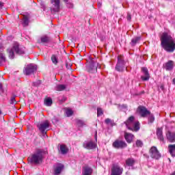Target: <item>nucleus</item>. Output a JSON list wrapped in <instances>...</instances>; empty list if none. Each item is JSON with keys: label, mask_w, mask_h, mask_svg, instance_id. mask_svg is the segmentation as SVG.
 <instances>
[{"label": "nucleus", "mask_w": 175, "mask_h": 175, "mask_svg": "<svg viewBox=\"0 0 175 175\" xmlns=\"http://www.w3.org/2000/svg\"><path fill=\"white\" fill-rule=\"evenodd\" d=\"M168 150L172 157H175V144L168 146Z\"/></svg>", "instance_id": "obj_27"}, {"label": "nucleus", "mask_w": 175, "mask_h": 175, "mask_svg": "<svg viewBox=\"0 0 175 175\" xmlns=\"http://www.w3.org/2000/svg\"><path fill=\"white\" fill-rule=\"evenodd\" d=\"M28 24H29V19L28 18V17L25 16L23 18V25H24V27L28 26Z\"/></svg>", "instance_id": "obj_32"}, {"label": "nucleus", "mask_w": 175, "mask_h": 175, "mask_svg": "<svg viewBox=\"0 0 175 175\" xmlns=\"http://www.w3.org/2000/svg\"><path fill=\"white\" fill-rule=\"evenodd\" d=\"M165 68L167 70H172L173 68H174V62L170 60L167 63H165Z\"/></svg>", "instance_id": "obj_22"}, {"label": "nucleus", "mask_w": 175, "mask_h": 175, "mask_svg": "<svg viewBox=\"0 0 175 175\" xmlns=\"http://www.w3.org/2000/svg\"><path fill=\"white\" fill-rule=\"evenodd\" d=\"M6 62V57L3 53H0V64Z\"/></svg>", "instance_id": "obj_33"}, {"label": "nucleus", "mask_w": 175, "mask_h": 175, "mask_svg": "<svg viewBox=\"0 0 175 175\" xmlns=\"http://www.w3.org/2000/svg\"><path fill=\"white\" fill-rule=\"evenodd\" d=\"M55 91H64V90H66V85L62 84L57 85L55 87Z\"/></svg>", "instance_id": "obj_28"}, {"label": "nucleus", "mask_w": 175, "mask_h": 175, "mask_svg": "<svg viewBox=\"0 0 175 175\" xmlns=\"http://www.w3.org/2000/svg\"><path fill=\"white\" fill-rule=\"evenodd\" d=\"M125 60L124 59V56L118 55V62L115 68L116 70L118 72H124L125 69Z\"/></svg>", "instance_id": "obj_7"}, {"label": "nucleus", "mask_w": 175, "mask_h": 175, "mask_svg": "<svg viewBox=\"0 0 175 175\" xmlns=\"http://www.w3.org/2000/svg\"><path fill=\"white\" fill-rule=\"evenodd\" d=\"M135 144L137 147H142L143 146V142L140 140H137Z\"/></svg>", "instance_id": "obj_41"}, {"label": "nucleus", "mask_w": 175, "mask_h": 175, "mask_svg": "<svg viewBox=\"0 0 175 175\" xmlns=\"http://www.w3.org/2000/svg\"><path fill=\"white\" fill-rule=\"evenodd\" d=\"M105 124H107V125H110V126H114V125H116V123H114V120H112L110 118H107L105 120Z\"/></svg>", "instance_id": "obj_29"}, {"label": "nucleus", "mask_w": 175, "mask_h": 175, "mask_svg": "<svg viewBox=\"0 0 175 175\" xmlns=\"http://www.w3.org/2000/svg\"><path fill=\"white\" fill-rule=\"evenodd\" d=\"M44 105L50 107L53 105V98H51V97H46L44 98Z\"/></svg>", "instance_id": "obj_25"}, {"label": "nucleus", "mask_w": 175, "mask_h": 175, "mask_svg": "<svg viewBox=\"0 0 175 175\" xmlns=\"http://www.w3.org/2000/svg\"><path fill=\"white\" fill-rule=\"evenodd\" d=\"M2 6H3V3L0 1V8H2Z\"/></svg>", "instance_id": "obj_48"}, {"label": "nucleus", "mask_w": 175, "mask_h": 175, "mask_svg": "<svg viewBox=\"0 0 175 175\" xmlns=\"http://www.w3.org/2000/svg\"><path fill=\"white\" fill-rule=\"evenodd\" d=\"M64 165L61 163H57L55 165H54V175H59L61 174V172L64 170Z\"/></svg>", "instance_id": "obj_15"}, {"label": "nucleus", "mask_w": 175, "mask_h": 175, "mask_svg": "<svg viewBox=\"0 0 175 175\" xmlns=\"http://www.w3.org/2000/svg\"><path fill=\"white\" fill-rule=\"evenodd\" d=\"M172 83L175 85V78L173 79Z\"/></svg>", "instance_id": "obj_49"}, {"label": "nucleus", "mask_w": 175, "mask_h": 175, "mask_svg": "<svg viewBox=\"0 0 175 175\" xmlns=\"http://www.w3.org/2000/svg\"><path fill=\"white\" fill-rule=\"evenodd\" d=\"M132 20V16H131L130 14H127V21H131Z\"/></svg>", "instance_id": "obj_43"}, {"label": "nucleus", "mask_w": 175, "mask_h": 175, "mask_svg": "<svg viewBox=\"0 0 175 175\" xmlns=\"http://www.w3.org/2000/svg\"><path fill=\"white\" fill-rule=\"evenodd\" d=\"M36 70H38V66L36 64H30L25 68L24 73L26 75V76H29V75L35 73Z\"/></svg>", "instance_id": "obj_9"}, {"label": "nucleus", "mask_w": 175, "mask_h": 175, "mask_svg": "<svg viewBox=\"0 0 175 175\" xmlns=\"http://www.w3.org/2000/svg\"><path fill=\"white\" fill-rule=\"evenodd\" d=\"M124 172V168L118 164H113L111 170V175H122Z\"/></svg>", "instance_id": "obj_10"}, {"label": "nucleus", "mask_w": 175, "mask_h": 175, "mask_svg": "<svg viewBox=\"0 0 175 175\" xmlns=\"http://www.w3.org/2000/svg\"><path fill=\"white\" fill-rule=\"evenodd\" d=\"M0 114H2V111L0 110Z\"/></svg>", "instance_id": "obj_53"}, {"label": "nucleus", "mask_w": 175, "mask_h": 175, "mask_svg": "<svg viewBox=\"0 0 175 175\" xmlns=\"http://www.w3.org/2000/svg\"><path fill=\"white\" fill-rule=\"evenodd\" d=\"M68 8H73V3H67Z\"/></svg>", "instance_id": "obj_44"}, {"label": "nucleus", "mask_w": 175, "mask_h": 175, "mask_svg": "<svg viewBox=\"0 0 175 175\" xmlns=\"http://www.w3.org/2000/svg\"><path fill=\"white\" fill-rule=\"evenodd\" d=\"M172 175H175V172H174Z\"/></svg>", "instance_id": "obj_55"}, {"label": "nucleus", "mask_w": 175, "mask_h": 175, "mask_svg": "<svg viewBox=\"0 0 175 175\" xmlns=\"http://www.w3.org/2000/svg\"><path fill=\"white\" fill-rule=\"evenodd\" d=\"M161 90H163V85L161 86Z\"/></svg>", "instance_id": "obj_52"}, {"label": "nucleus", "mask_w": 175, "mask_h": 175, "mask_svg": "<svg viewBox=\"0 0 175 175\" xmlns=\"http://www.w3.org/2000/svg\"><path fill=\"white\" fill-rule=\"evenodd\" d=\"M149 155L152 159H159L162 155L158 150L156 146H152L149 150Z\"/></svg>", "instance_id": "obj_8"}, {"label": "nucleus", "mask_w": 175, "mask_h": 175, "mask_svg": "<svg viewBox=\"0 0 175 175\" xmlns=\"http://www.w3.org/2000/svg\"><path fill=\"white\" fill-rule=\"evenodd\" d=\"M66 100V98H64V100Z\"/></svg>", "instance_id": "obj_56"}, {"label": "nucleus", "mask_w": 175, "mask_h": 175, "mask_svg": "<svg viewBox=\"0 0 175 175\" xmlns=\"http://www.w3.org/2000/svg\"><path fill=\"white\" fill-rule=\"evenodd\" d=\"M94 137H95V140H97V139H98V132H97V131H96Z\"/></svg>", "instance_id": "obj_45"}, {"label": "nucleus", "mask_w": 175, "mask_h": 175, "mask_svg": "<svg viewBox=\"0 0 175 175\" xmlns=\"http://www.w3.org/2000/svg\"><path fill=\"white\" fill-rule=\"evenodd\" d=\"M142 73L144 76L141 77V79L143 81H148L150 80V73H148V69L146 67L142 68Z\"/></svg>", "instance_id": "obj_14"}, {"label": "nucleus", "mask_w": 175, "mask_h": 175, "mask_svg": "<svg viewBox=\"0 0 175 175\" xmlns=\"http://www.w3.org/2000/svg\"><path fill=\"white\" fill-rule=\"evenodd\" d=\"M37 127L39 131V135L41 137H44V122H38Z\"/></svg>", "instance_id": "obj_16"}, {"label": "nucleus", "mask_w": 175, "mask_h": 175, "mask_svg": "<svg viewBox=\"0 0 175 175\" xmlns=\"http://www.w3.org/2000/svg\"><path fill=\"white\" fill-rule=\"evenodd\" d=\"M10 103V105H16V103H17V101H16V97L14 96L11 97Z\"/></svg>", "instance_id": "obj_35"}, {"label": "nucleus", "mask_w": 175, "mask_h": 175, "mask_svg": "<svg viewBox=\"0 0 175 175\" xmlns=\"http://www.w3.org/2000/svg\"><path fill=\"white\" fill-rule=\"evenodd\" d=\"M66 114L68 117H70L73 115V111H72V109H67L66 111Z\"/></svg>", "instance_id": "obj_37"}, {"label": "nucleus", "mask_w": 175, "mask_h": 175, "mask_svg": "<svg viewBox=\"0 0 175 175\" xmlns=\"http://www.w3.org/2000/svg\"><path fill=\"white\" fill-rule=\"evenodd\" d=\"M126 128L130 131H135L137 132L140 129V123L139 122L135 121V116H130L126 122Z\"/></svg>", "instance_id": "obj_4"}, {"label": "nucleus", "mask_w": 175, "mask_h": 175, "mask_svg": "<svg viewBox=\"0 0 175 175\" xmlns=\"http://www.w3.org/2000/svg\"><path fill=\"white\" fill-rule=\"evenodd\" d=\"M141 117L144 118L147 117L149 114H150V111L147 109L145 107L139 106L137 109Z\"/></svg>", "instance_id": "obj_13"}, {"label": "nucleus", "mask_w": 175, "mask_h": 175, "mask_svg": "<svg viewBox=\"0 0 175 175\" xmlns=\"http://www.w3.org/2000/svg\"><path fill=\"white\" fill-rule=\"evenodd\" d=\"M38 3H40L42 9L44 10V0H38Z\"/></svg>", "instance_id": "obj_39"}, {"label": "nucleus", "mask_w": 175, "mask_h": 175, "mask_svg": "<svg viewBox=\"0 0 175 175\" xmlns=\"http://www.w3.org/2000/svg\"><path fill=\"white\" fill-rule=\"evenodd\" d=\"M0 94H3V88L2 86V83H0Z\"/></svg>", "instance_id": "obj_42"}, {"label": "nucleus", "mask_w": 175, "mask_h": 175, "mask_svg": "<svg viewBox=\"0 0 175 175\" xmlns=\"http://www.w3.org/2000/svg\"><path fill=\"white\" fill-rule=\"evenodd\" d=\"M83 147L87 150H94L96 148V144L92 141H85L83 144Z\"/></svg>", "instance_id": "obj_12"}, {"label": "nucleus", "mask_w": 175, "mask_h": 175, "mask_svg": "<svg viewBox=\"0 0 175 175\" xmlns=\"http://www.w3.org/2000/svg\"><path fill=\"white\" fill-rule=\"evenodd\" d=\"M93 172L94 170L92 167L88 165H85L83 167L82 175H92Z\"/></svg>", "instance_id": "obj_17"}, {"label": "nucleus", "mask_w": 175, "mask_h": 175, "mask_svg": "<svg viewBox=\"0 0 175 175\" xmlns=\"http://www.w3.org/2000/svg\"><path fill=\"white\" fill-rule=\"evenodd\" d=\"M103 110L102 109V108H98L97 109V116L98 117H100V116H103Z\"/></svg>", "instance_id": "obj_38"}, {"label": "nucleus", "mask_w": 175, "mask_h": 175, "mask_svg": "<svg viewBox=\"0 0 175 175\" xmlns=\"http://www.w3.org/2000/svg\"><path fill=\"white\" fill-rule=\"evenodd\" d=\"M140 40H142L141 36L134 37L131 40V46H136V44H137V43H139V42H140Z\"/></svg>", "instance_id": "obj_23"}, {"label": "nucleus", "mask_w": 175, "mask_h": 175, "mask_svg": "<svg viewBox=\"0 0 175 175\" xmlns=\"http://www.w3.org/2000/svg\"><path fill=\"white\" fill-rule=\"evenodd\" d=\"M77 124L78 125V126H83L84 125V121L81 120H79L77 119L76 120Z\"/></svg>", "instance_id": "obj_36"}, {"label": "nucleus", "mask_w": 175, "mask_h": 175, "mask_svg": "<svg viewBox=\"0 0 175 175\" xmlns=\"http://www.w3.org/2000/svg\"><path fill=\"white\" fill-rule=\"evenodd\" d=\"M45 136H46V137H47V135H46V133L45 132Z\"/></svg>", "instance_id": "obj_54"}, {"label": "nucleus", "mask_w": 175, "mask_h": 175, "mask_svg": "<svg viewBox=\"0 0 175 175\" xmlns=\"http://www.w3.org/2000/svg\"><path fill=\"white\" fill-rule=\"evenodd\" d=\"M157 135L158 139H159L161 142H163L164 138H163V135L162 129H157Z\"/></svg>", "instance_id": "obj_26"}, {"label": "nucleus", "mask_w": 175, "mask_h": 175, "mask_svg": "<svg viewBox=\"0 0 175 175\" xmlns=\"http://www.w3.org/2000/svg\"><path fill=\"white\" fill-rule=\"evenodd\" d=\"M98 8H101V7H102V3L98 2Z\"/></svg>", "instance_id": "obj_47"}, {"label": "nucleus", "mask_w": 175, "mask_h": 175, "mask_svg": "<svg viewBox=\"0 0 175 175\" xmlns=\"http://www.w3.org/2000/svg\"><path fill=\"white\" fill-rule=\"evenodd\" d=\"M3 46H2V44H0V49H2Z\"/></svg>", "instance_id": "obj_50"}, {"label": "nucleus", "mask_w": 175, "mask_h": 175, "mask_svg": "<svg viewBox=\"0 0 175 175\" xmlns=\"http://www.w3.org/2000/svg\"><path fill=\"white\" fill-rule=\"evenodd\" d=\"M134 138H135V135H133L132 133H124V139L128 143L131 144L132 142H133Z\"/></svg>", "instance_id": "obj_21"}, {"label": "nucleus", "mask_w": 175, "mask_h": 175, "mask_svg": "<svg viewBox=\"0 0 175 175\" xmlns=\"http://www.w3.org/2000/svg\"><path fill=\"white\" fill-rule=\"evenodd\" d=\"M98 68H100L99 63L95 59H90L89 65L86 69L89 73H96L98 72Z\"/></svg>", "instance_id": "obj_5"}, {"label": "nucleus", "mask_w": 175, "mask_h": 175, "mask_svg": "<svg viewBox=\"0 0 175 175\" xmlns=\"http://www.w3.org/2000/svg\"><path fill=\"white\" fill-rule=\"evenodd\" d=\"M40 43H44V37L41 38V42Z\"/></svg>", "instance_id": "obj_46"}, {"label": "nucleus", "mask_w": 175, "mask_h": 175, "mask_svg": "<svg viewBox=\"0 0 175 175\" xmlns=\"http://www.w3.org/2000/svg\"><path fill=\"white\" fill-rule=\"evenodd\" d=\"M112 146L114 148H116L118 150H122L124 148H126V147H128V144H126L125 142L122 140H116L113 143Z\"/></svg>", "instance_id": "obj_11"}, {"label": "nucleus", "mask_w": 175, "mask_h": 175, "mask_svg": "<svg viewBox=\"0 0 175 175\" xmlns=\"http://www.w3.org/2000/svg\"><path fill=\"white\" fill-rule=\"evenodd\" d=\"M40 84H42V81H40V80H38V81L32 83V86L33 87H39V85H40Z\"/></svg>", "instance_id": "obj_34"}, {"label": "nucleus", "mask_w": 175, "mask_h": 175, "mask_svg": "<svg viewBox=\"0 0 175 175\" xmlns=\"http://www.w3.org/2000/svg\"><path fill=\"white\" fill-rule=\"evenodd\" d=\"M8 53L9 54V57L11 59H13L14 58V53L18 55H23V54H25V51L24 50V48L20 46L18 43L15 42L11 49H8Z\"/></svg>", "instance_id": "obj_3"}, {"label": "nucleus", "mask_w": 175, "mask_h": 175, "mask_svg": "<svg viewBox=\"0 0 175 175\" xmlns=\"http://www.w3.org/2000/svg\"><path fill=\"white\" fill-rule=\"evenodd\" d=\"M161 46L167 51V53H173L175 50V42L174 38L167 33H163L161 38Z\"/></svg>", "instance_id": "obj_1"}, {"label": "nucleus", "mask_w": 175, "mask_h": 175, "mask_svg": "<svg viewBox=\"0 0 175 175\" xmlns=\"http://www.w3.org/2000/svg\"><path fill=\"white\" fill-rule=\"evenodd\" d=\"M148 124H152L154 121H155V118L154 117V115L152 113H150L148 115Z\"/></svg>", "instance_id": "obj_30"}, {"label": "nucleus", "mask_w": 175, "mask_h": 175, "mask_svg": "<svg viewBox=\"0 0 175 175\" xmlns=\"http://www.w3.org/2000/svg\"><path fill=\"white\" fill-rule=\"evenodd\" d=\"M66 3H68V0H64Z\"/></svg>", "instance_id": "obj_51"}, {"label": "nucleus", "mask_w": 175, "mask_h": 175, "mask_svg": "<svg viewBox=\"0 0 175 175\" xmlns=\"http://www.w3.org/2000/svg\"><path fill=\"white\" fill-rule=\"evenodd\" d=\"M53 38L49 36H44V46L45 47H53Z\"/></svg>", "instance_id": "obj_18"}, {"label": "nucleus", "mask_w": 175, "mask_h": 175, "mask_svg": "<svg viewBox=\"0 0 175 175\" xmlns=\"http://www.w3.org/2000/svg\"><path fill=\"white\" fill-rule=\"evenodd\" d=\"M135 161L133 159V158H129L126 160V165L129 166V167H132L133 165L135 163Z\"/></svg>", "instance_id": "obj_24"}, {"label": "nucleus", "mask_w": 175, "mask_h": 175, "mask_svg": "<svg viewBox=\"0 0 175 175\" xmlns=\"http://www.w3.org/2000/svg\"><path fill=\"white\" fill-rule=\"evenodd\" d=\"M51 60H52V62L55 64V65H57V64H58V61L57 60V57H55V55H53L51 57Z\"/></svg>", "instance_id": "obj_40"}, {"label": "nucleus", "mask_w": 175, "mask_h": 175, "mask_svg": "<svg viewBox=\"0 0 175 175\" xmlns=\"http://www.w3.org/2000/svg\"><path fill=\"white\" fill-rule=\"evenodd\" d=\"M51 13L55 14L61 10V0H51Z\"/></svg>", "instance_id": "obj_6"}, {"label": "nucleus", "mask_w": 175, "mask_h": 175, "mask_svg": "<svg viewBox=\"0 0 175 175\" xmlns=\"http://www.w3.org/2000/svg\"><path fill=\"white\" fill-rule=\"evenodd\" d=\"M44 154H46V152H44Z\"/></svg>", "instance_id": "obj_57"}, {"label": "nucleus", "mask_w": 175, "mask_h": 175, "mask_svg": "<svg viewBox=\"0 0 175 175\" xmlns=\"http://www.w3.org/2000/svg\"><path fill=\"white\" fill-rule=\"evenodd\" d=\"M44 131H50V122L49 120L44 121Z\"/></svg>", "instance_id": "obj_31"}, {"label": "nucleus", "mask_w": 175, "mask_h": 175, "mask_svg": "<svg viewBox=\"0 0 175 175\" xmlns=\"http://www.w3.org/2000/svg\"><path fill=\"white\" fill-rule=\"evenodd\" d=\"M166 137H167V140H168V142H170V143H174V142H175V133L168 131L166 133Z\"/></svg>", "instance_id": "obj_19"}, {"label": "nucleus", "mask_w": 175, "mask_h": 175, "mask_svg": "<svg viewBox=\"0 0 175 175\" xmlns=\"http://www.w3.org/2000/svg\"><path fill=\"white\" fill-rule=\"evenodd\" d=\"M44 151L43 150H38L35 153L28 157V162L31 165H40L43 163V158Z\"/></svg>", "instance_id": "obj_2"}, {"label": "nucleus", "mask_w": 175, "mask_h": 175, "mask_svg": "<svg viewBox=\"0 0 175 175\" xmlns=\"http://www.w3.org/2000/svg\"><path fill=\"white\" fill-rule=\"evenodd\" d=\"M59 151L62 154V155H65V154H68V151H69V149H68V147L66 146L64 144H59Z\"/></svg>", "instance_id": "obj_20"}]
</instances>
